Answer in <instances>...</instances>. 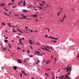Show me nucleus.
Instances as JSON below:
<instances>
[{
    "instance_id": "1",
    "label": "nucleus",
    "mask_w": 79,
    "mask_h": 79,
    "mask_svg": "<svg viewBox=\"0 0 79 79\" xmlns=\"http://www.w3.org/2000/svg\"><path fill=\"white\" fill-rule=\"evenodd\" d=\"M71 73V72H69V73H67V74H65V77L67 79H71V77H68V75H70V74Z\"/></svg>"
},
{
    "instance_id": "2",
    "label": "nucleus",
    "mask_w": 79,
    "mask_h": 79,
    "mask_svg": "<svg viewBox=\"0 0 79 79\" xmlns=\"http://www.w3.org/2000/svg\"><path fill=\"white\" fill-rule=\"evenodd\" d=\"M69 65H68L67 66V69L66 70V71L67 72H69V71L71 72V67H70L69 68Z\"/></svg>"
},
{
    "instance_id": "3",
    "label": "nucleus",
    "mask_w": 79,
    "mask_h": 79,
    "mask_svg": "<svg viewBox=\"0 0 79 79\" xmlns=\"http://www.w3.org/2000/svg\"><path fill=\"white\" fill-rule=\"evenodd\" d=\"M21 2L22 3H23V6H26V0H24V2H23V0H21Z\"/></svg>"
},
{
    "instance_id": "4",
    "label": "nucleus",
    "mask_w": 79,
    "mask_h": 79,
    "mask_svg": "<svg viewBox=\"0 0 79 79\" xmlns=\"http://www.w3.org/2000/svg\"><path fill=\"white\" fill-rule=\"evenodd\" d=\"M59 79H66V77L64 76H60L59 77Z\"/></svg>"
},
{
    "instance_id": "5",
    "label": "nucleus",
    "mask_w": 79,
    "mask_h": 79,
    "mask_svg": "<svg viewBox=\"0 0 79 79\" xmlns=\"http://www.w3.org/2000/svg\"><path fill=\"white\" fill-rule=\"evenodd\" d=\"M21 72L23 74H24L26 76H27V74L24 71H21Z\"/></svg>"
},
{
    "instance_id": "6",
    "label": "nucleus",
    "mask_w": 79,
    "mask_h": 79,
    "mask_svg": "<svg viewBox=\"0 0 79 79\" xmlns=\"http://www.w3.org/2000/svg\"><path fill=\"white\" fill-rule=\"evenodd\" d=\"M37 16H38V14L31 15V16H33L34 18H36Z\"/></svg>"
},
{
    "instance_id": "7",
    "label": "nucleus",
    "mask_w": 79,
    "mask_h": 79,
    "mask_svg": "<svg viewBox=\"0 0 79 79\" xmlns=\"http://www.w3.org/2000/svg\"><path fill=\"white\" fill-rule=\"evenodd\" d=\"M17 60L18 61V62L19 63H22V62L21 60H20V59H17Z\"/></svg>"
},
{
    "instance_id": "8",
    "label": "nucleus",
    "mask_w": 79,
    "mask_h": 79,
    "mask_svg": "<svg viewBox=\"0 0 79 79\" xmlns=\"http://www.w3.org/2000/svg\"><path fill=\"white\" fill-rule=\"evenodd\" d=\"M26 17H27V16H23L22 19H24L26 18Z\"/></svg>"
},
{
    "instance_id": "9",
    "label": "nucleus",
    "mask_w": 79,
    "mask_h": 79,
    "mask_svg": "<svg viewBox=\"0 0 79 79\" xmlns=\"http://www.w3.org/2000/svg\"><path fill=\"white\" fill-rule=\"evenodd\" d=\"M7 24L8 25V26L9 27H13V26H11L10 25H11V24H10V23H8Z\"/></svg>"
},
{
    "instance_id": "10",
    "label": "nucleus",
    "mask_w": 79,
    "mask_h": 79,
    "mask_svg": "<svg viewBox=\"0 0 79 79\" xmlns=\"http://www.w3.org/2000/svg\"><path fill=\"white\" fill-rule=\"evenodd\" d=\"M52 79H55V76L53 73H52Z\"/></svg>"
},
{
    "instance_id": "11",
    "label": "nucleus",
    "mask_w": 79,
    "mask_h": 79,
    "mask_svg": "<svg viewBox=\"0 0 79 79\" xmlns=\"http://www.w3.org/2000/svg\"><path fill=\"white\" fill-rule=\"evenodd\" d=\"M22 11L23 12H25V13H26V12H27V10H22Z\"/></svg>"
},
{
    "instance_id": "12",
    "label": "nucleus",
    "mask_w": 79,
    "mask_h": 79,
    "mask_svg": "<svg viewBox=\"0 0 79 79\" xmlns=\"http://www.w3.org/2000/svg\"><path fill=\"white\" fill-rule=\"evenodd\" d=\"M40 62V60H38L37 62L35 63V64H39V63Z\"/></svg>"
},
{
    "instance_id": "13",
    "label": "nucleus",
    "mask_w": 79,
    "mask_h": 79,
    "mask_svg": "<svg viewBox=\"0 0 79 79\" xmlns=\"http://www.w3.org/2000/svg\"><path fill=\"white\" fill-rule=\"evenodd\" d=\"M5 5V4L2 3L1 4L0 6H4Z\"/></svg>"
},
{
    "instance_id": "14",
    "label": "nucleus",
    "mask_w": 79,
    "mask_h": 79,
    "mask_svg": "<svg viewBox=\"0 0 79 79\" xmlns=\"http://www.w3.org/2000/svg\"><path fill=\"white\" fill-rule=\"evenodd\" d=\"M17 30H18V31H19V32H21V33H23V31H21L20 30L18 29H17Z\"/></svg>"
},
{
    "instance_id": "15",
    "label": "nucleus",
    "mask_w": 79,
    "mask_h": 79,
    "mask_svg": "<svg viewBox=\"0 0 79 79\" xmlns=\"http://www.w3.org/2000/svg\"><path fill=\"white\" fill-rule=\"evenodd\" d=\"M51 42H54L55 43H56V42H57V41L52 40V41H51Z\"/></svg>"
},
{
    "instance_id": "16",
    "label": "nucleus",
    "mask_w": 79,
    "mask_h": 79,
    "mask_svg": "<svg viewBox=\"0 0 79 79\" xmlns=\"http://www.w3.org/2000/svg\"><path fill=\"white\" fill-rule=\"evenodd\" d=\"M14 69H15V70H16V69H17V67H16V66H14Z\"/></svg>"
},
{
    "instance_id": "17",
    "label": "nucleus",
    "mask_w": 79,
    "mask_h": 79,
    "mask_svg": "<svg viewBox=\"0 0 79 79\" xmlns=\"http://www.w3.org/2000/svg\"><path fill=\"white\" fill-rule=\"evenodd\" d=\"M48 38H50V39H53L54 37H53L52 36H51V37L49 36V37H48Z\"/></svg>"
},
{
    "instance_id": "18",
    "label": "nucleus",
    "mask_w": 79,
    "mask_h": 79,
    "mask_svg": "<svg viewBox=\"0 0 79 79\" xmlns=\"http://www.w3.org/2000/svg\"><path fill=\"white\" fill-rule=\"evenodd\" d=\"M38 8H39L41 10H42V9H43V7L40 6L38 7Z\"/></svg>"
},
{
    "instance_id": "19",
    "label": "nucleus",
    "mask_w": 79,
    "mask_h": 79,
    "mask_svg": "<svg viewBox=\"0 0 79 79\" xmlns=\"http://www.w3.org/2000/svg\"><path fill=\"white\" fill-rule=\"evenodd\" d=\"M65 18H66V14H65L64 15V16L63 18V20H64V19Z\"/></svg>"
},
{
    "instance_id": "20",
    "label": "nucleus",
    "mask_w": 79,
    "mask_h": 79,
    "mask_svg": "<svg viewBox=\"0 0 79 79\" xmlns=\"http://www.w3.org/2000/svg\"><path fill=\"white\" fill-rule=\"evenodd\" d=\"M16 6H17V5H16L15 6H13L12 7V8H16Z\"/></svg>"
},
{
    "instance_id": "21",
    "label": "nucleus",
    "mask_w": 79,
    "mask_h": 79,
    "mask_svg": "<svg viewBox=\"0 0 79 79\" xmlns=\"http://www.w3.org/2000/svg\"><path fill=\"white\" fill-rule=\"evenodd\" d=\"M18 5H21V2H19L18 3Z\"/></svg>"
},
{
    "instance_id": "22",
    "label": "nucleus",
    "mask_w": 79,
    "mask_h": 79,
    "mask_svg": "<svg viewBox=\"0 0 79 79\" xmlns=\"http://www.w3.org/2000/svg\"><path fill=\"white\" fill-rule=\"evenodd\" d=\"M49 63H50V61H47L46 62V64H48Z\"/></svg>"
},
{
    "instance_id": "23",
    "label": "nucleus",
    "mask_w": 79,
    "mask_h": 79,
    "mask_svg": "<svg viewBox=\"0 0 79 79\" xmlns=\"http://www.w3.org/2000/svg\"><path fill=\"white\" fill-rule=\"evenodd\" d=\"M5 42V43H8V40H6L4 41Z\"/></svg>"
},
{
    "instance_id": "24",
    "label": "nucleus",
    "mask_w": 79,
    "mask_h": 79,
    "mask_svg": "<svg viewBox=\"0 0 79 79\" xmlns=\"http://www.w3.org/2000/svg\"><path fill=\"white\" fill-rule=\"evenodd\" d=\"M19 75H20V77H23V76L22 75V73H19Z\"/></svg>"
},
{
    "instance_id": "25",
    "label": "nucleus",
    "mask_w": 79,
    "mask_h": 79,
    "mask_svg": "<svg viewBox=\"0 0 79 79\" xmlns=\"http://www.w3.org/2000/svg\"><path fill=\"white\" fill-rule=\"evenodd\" d=\"M2 25H3V26H5V23H1Z\"/></svg>"
},
{
    "instance_id": "26",
    "label": "nucleus",
    "mask_w": 79,
    "mask_h": 79,
    "mask_svg": "<svg viewBox=\"0 0 79 79\" xmlns=\"http://www.w3.org/2000/svg\"><path fill=\"white\" fill-rule=\"evenodd\" d=\"M4 10H5V11H8V10H7L6 9V7H4Z\"/></svg>"
},
{
    "instance_id": "27",
    "label": "nucleus",
    "mask_w": 79,
    "mask_h": 79,
    "mask_svg": "<svg viewBox=\"0 0 79 79\" xmlns=\"http://www.w3.org/2000/svg\"><path fill=\"white\" fill-rule=\"evenodd\" d=\"M4 14H5V15H7V16H10V15H8L6 14V13H5V12L4 13Z\"/></svg>"
},
{
    "instance_id": "28",
    "label": "nucleus",
    "mask_w": 79,
    "mask_h": 79,
    "mask_svg": "<svg viewBox=\"0 0 79 79\" xmlns=\"http://www.w3.org/2000/svg\"><path fill=\"white\" fill-rule=\"evenodd\" d=\"M53 39H54V40H57L58 39V38H55L54 37Z\"/></svg>"
},
{
    "instance_id": "29",
    "label": "nucleus",
    "mask_w": 79,
    "mask_h": 79,
    "mask_svg": "<svg viewBox=\"0 0 79 79\" xmlns=\"http://www.w3.org/2000/svg\"><path fill=\"white\" fill-rule=\"evenodd\" d=\"M8 45H9V48H11V44H8Z\"/></svg>"
},
{
    "instance_id": "30",
    "label": "nucleus",
    "mask_w": 79,
    "mask_h": 79,
    "mask_svg": "<svg viewBox=\"0 0 79 79\" xmlns=\"http://www.w3.org/2000/svg\"><path fill=\"white\" fill-rule=\"evenodd\" d=\"M29 43L31 44V45H33V44H32L31 42L30 41H29Z\"/></svg>"
},
{
    "instance_id": "31",
    "label": "nucleus",
    "mask_w": 79,
    "mask_h": 79,
    "mask_svg": "<svg viewBox=\"0 0 79 79\" xmlns=\"http://www.w3.org/2000/svg\"><path fill=\"white\" fill-rule=\"evenodd\" d=\"M36 53H40V52H38L37 51H36Z\"/></svg>"
},
{
    "instance_id": "32",
    "label": "nucleus",
    "mask_w": 79,
    "mask_h": 79,
    "mask_svg": "<svg viewBox=\"0 0 79 79\" xmlns=\"http://www.w3.org/2000/svg\"><path fill=\"white\" fill-rule=\"evenodd\" d=\"M41 48H42L43 50H45V49H44V48L42 47H41Z\"/></svg>"
},
{
    "instance_id": "33",
    "label": "nucleus",
    "mask_w": 79,
    "mask_h": 79,
    "mask_svg": "<svg viewBox=\"0 0 79 79\" xmlns=\"http://www.w3.org/2000/svg\"><path fill=\"white\" fill-rule=\"evenodd\" d=\"M55 62H56V58H55Z\"/></svg>"
},
{
    "instance_id": "34",
    "label": "nucleus",
    "mask_w": 79,
    "mask_h": 79,
    "mask_svg": "<svg viewBox=\"0 0 79 79\" xmlns=\"http://www.w3.org/2000/svg\"><path fill=\"white\" fill-rule=\"evenodd\" d=\"M4 50H6V48L5 47L4 48Z\"/></svg>"
},
{
    "instance_id": "35",
    "label": "nucleus",
    "mask_w": 79,
    "mask_h": 79,
    "mask_svg": "<svg viewBox=\"0 0 79 79\" xmlns=\"http://www.w3.org/2000/svg\"><path fill=\"white\" fill-rule=\"evenodd\" d=\"M79 54H78V56L77 57V58H79Z\"/></svg>"
},
{
    "instance_id": "36",
    "label": "nucleus",
    "mask_w": 79,
    "mask_h": 79,
    "mask_svg": "<svg viewBox=\"0 0 79 79\" xmlns=\"http://www.w3.org/2000/svg\"><path fill=\"white\" fill-rule=\"evenodd\" d=\"M67 67H66V68H65L64 69H64V70H66V69H67Z\"/></svg>"
},
{
    "instance_id": "37",
    "label": "nucleus",
    "mask_w": 79,
    "mask_h": 79,
    "mask_svg": "<svg viewBox=\"0 0 79 79\" xmlns=\"http://www.w3.org/2000/svg\"><path fill=\"white\" fill-rule=\"evenodd\" d=\"M27 52L28 53H30V52H29V51L28 49L27 50Z\"/></svg>"
},
{
    "instance_id": "38",
    "label": "nucleus",
    "mask_w": 79,
    "mask_h": 79,
    "mask_svg": "<svg viewBox=\"0 0 79 79\" xmlns=\"http://www.w3.org/2000/svg\"><path fill=\"white\" fill-rule=\"evenodd\" d=\"M37 32V30H35V31H33V32Z\"/></svg>"
},
{
    "instance_id": "39",
    "label": "nucleus",
    "mask_w": 79,
    "mask_h": 79,
    "mask_svg": "<svg viewBox=\"0 0 79 79\" xmlns=\"http://www.w3.org/2000/svg\"><path fill=\"white\" fill-rule=\"evenodd\" d=\"M20 49V48L18 47V48H17V49L19 50Z\"/></svg>"
},
{
    "instance_id": "40",
    "label": "nucleus",
    "mask_w": 79,
    "mask_h": 79,
    "mask_svg": "<svg viewBox=\"0 0 79 79\" xmlns=\"http://www.w3.org/2000/svg\"><path fill=\"white\" fill-rule=\"evenodd\" d=\"M13 32H17V31H13Z\"/></svg>"
},
{
    "instance_id": "41",
    "label": "nucleus",
    "mask_w": 79,
    "mask_h": 79,
    "mask_svg": "<svg viewBox=\"0 0 79 79\" xmlns=\"http://www.w3.org/2000/svg\"><path fill=\"white\" fill-rule=\"evenodd\" d=\"M39 55H40V56H43L41 54H39Z\"/></svg>"
},
{
    "instance_id": "42",
    "label": "nucleus",
    "mask_w": 79,
    "mask_h": 79,
    "mask_svg": "<svg viewBox=\"0 0 79 79\" xmlns=\"http://www.w3.org/2000/svg\"><path fill=\"white\" fill-rule=\"evenodd\" d=\"M45 75L47 76H48V74L47 73H45Z\"/></svg>"
},
{
    "instance_id": "43",
    "label": "nucleus",
    "mask_w": 79,
    "mask_h": 79,
    "mask_svg": "<svg viewBox=\"0 0 79 79\" xmlns=\"http://www.w3.org/2000/svg\"><path fill=\"white\" fill-rule=\"evenodd\" d=\"M8 37H6L5 38V39H8Z\"/></svg>"
},
{
    "instance_id": "44",
    "label": "nucleus",
    "mask_w": 79,
    "mask_h": 79,
    "mask_svg": "<svg viewBox=\"0 0 79 79\" xmlns=\"http://www.w3.org/2000/svg\"><path fill=\"white\" fill-rule=\"evenodd\" d=\"M35 21H36V22H37V21H38V19H36L35 20Z\"/></svg>"
},
{
    "instance_id": "45",
    "label": "nucleus",
    "mask_w": 79,
    "mask_h": 79,
    "mask_svg": "<svg viewBox=\"0 0 79 79\" xmlns=\"http://www.w3.org/2000/svg\"><path fill=\"white\" fill-rule=\"evenodd\" d=\"M12 3H10L8 4V5H12Z\"/></svg>"
},
{
    "instance_id": "46",
    "label": "nucleus",
    "mask_w": 79,
    "mask_h": 79,
    "mask_svg": "<svg viewBox=\"0 0 79 79\" xmlns=\"http://www.w3.org/2000/svg\"><path fill=\"white\" fill-rule=\"evenodd\" d=\"M30 47L31 49H32V46H30Z\"/></svg>"
},
{
    "instance_id": "47",
    "label": "nucleus",
    "mask_w": 79,
    "mask_h": 79,
    "mask_svg": "<svg viewBox=\"0 0 79 79\" xmlns=\"http://www.w3.org/2000/svg\"><path fill=\"white\" fill-rule=\"evenodd\" d=\"M45 47H46V48H48V46H45Z\"/></svg>"
},
{
    "instance_id": "48",
    "label": "nucleus",
    "mask_w": 79,
    "mask_h": 79,
    "mask_svg": "<svg viewBox=\"0 0 79 79\" xmlns=\"http://www.w3.org/2000/svg\"><path fill=\"white\" fill-rule=\"evenodd\" d=\"M45 37H47V38L48 37V35H46L45 36Z\"/></svg>"
},
{
    "instance_id": "49",
    "label": "nucleus",
    "mask_w": 79,
    "mask_h": 79,
    "mask_svg": "<svg viewBox=\"0 0 79 79\" xmlns=\"http://www.w3.org/2000/svg\"><path fill=\"white\" fill-rule=\"evenodd\" d=\"M20 44H21V45H23V42H21Z\"/></svg>"
},
{
    "instance_id": "50",
    "label": "nucleus",
    "mask_w": 79,
    "mask_h": 79,
    "mask_svg": "<svg viewBox=\"0 0 79 79\" xmlns=\"http://www.w3.org/2000/svg\"><path fill=\"white\" fill-rule=\"evenodd\" d=\"M60 12H59V13L57 14V15H58V16H59V15H60Z\"/></svg>"
},
{
    "instance_id": "51",
    "label": "nucleus",
    "mask_w": 79,
    "mask_h": 79,
    "mask_svg": "<svg viewBox=\"0 0 79 79\" xmlns=\"http://www.w3.org/2000/svg\"><path fill=\"white\" fill-rule=\"evenodd\" d=\"M31 32H33V31H32V30H31Z\"/></svg>"
},
{
    "instance_id": "52",
    "label": "nucleus",
    "mask_w": 79,
    "mask_h": 79,
    "mask_svg": "<svg viewBox=\"0 0 79 79\" xmlns=\"http://www.w3.org/2000/svg\"><path fill=\"white\" fill-rule=\"evenodd\" d=\"M21 42V41L19 40V43L20 44Z\"/></svg>"
},
{
    "instance_id": "53",
    "label": "nucleus",
    "mask_w": 79,
    "mask_h": 79,
    "mask_svg": "<svg viewBox=\"0 0 79 79\" xmlns=\"http://www.w3.org/2000/svg\"><path fill=\"white\" fill-rule=\"evenodd\" d=\"M40 6H42V4H40Z\"/></svg>"
},
{
    "instance_id": "54",
    "label": "nucleus",
    "mask_w": 79,
    "mask_h": 79,
    "mask_svg": "<svg viewBox=\"0 0 79 79\" xmlns=\"http://www.w3.org/2000/svg\"><path fill=\"white\" fill-rule=\"evenodd\" d=\"M46 50H47V51H48V49L47 48H46Z\"/></svg>"
},
{
    "instance_id": "55",
    "label": "nucleus",
    "mask_w": 79,
    "mask_h": 79,
    "mask_svg": "<svg viewBox=\"0 0 79 79\" xmlns=\"http://www.w3.org/2000/svg\"><path fill=\"white\" fill-rule=\"evenodd\" d=\"M34 10H35V11H37V9H35V8H34Z\"/></svg>"
},
{
    "instance_id": "56",
    "label": "nucleus",
    "mask_w": 79,
    "mask_h": 79,
    "mask_svg": "<svg viewBox=\"0 0 79 79\" xmlns=\"http://www.w3.org/2000/svg\"><path fill=\"white\" fill-rule=\"evenodd\" d=\"M30 57H31L32 56H32V55H30Z\"/></svg>"
},
{
    "instance_id": "57",
    "label": "nucleus",
    "mask_w": 79,
    "mask_h": 79,
    "mask_svg": "<svg viewBox=\"0 0 79 79\" xmlns=\"http://www.w3.org/2000/svg\"><path fill=\"white\" fill-rule=\"evenodd\" d=\"M42 3H45V2H44V1H43Z\"/></svg>"
},
{
    "instance_id": "58",
    "label": "nucleus",
    "mask_w": 79,
    "mask_h": 79,
    "mask_svg": "<svg viewBox=\"0 0 79 79\" xmlns=\"http://www.w3.org/2000/svg\"><path fill=\"white\" fill-rule=\"evenodd\" d=\"M22 51H23V52H25L24 50H22Z\"/></svg>"
},
{
    "instance_id": "59",
    "label": "nucleus",
    "mask_w": 79,
    "mask_h": 79,
    "mask_svg": "<svg viewBox=\"0 0 79 79\" xmlns=\"http://www.w3.org/2000/svg\"><path fill=\"white\" fill-rule=\"evenodd\" d=\"M51 69H48V71H49V70H51Z\"/></svg>"
},
{
    "instance_id": "60",
    "label": "nucleus",
    "mask_w": 79,
    "mask_h": 79,
    "mask_svg": "<svg viewBox=\"0 0 79 79\" xmlns=\"http://www.w3.org/2000/svg\"><path fill=\"white\" fill-rule=\"evenodd\" d=\"M18 35H21V34L19 33L18 34Z\"/></svg>"
},
{
    "instance_id": "61",
    "label": "nucleus",
    "mask_w": 79,
    "mask_h": 79,
    "mask_svg": "<svg viewBox=\"0 0 79 79\" xmlns=\"http://www.w3.org/2000/svg\"><path fill=\"white\" fill-rule=\"evenodd\" d=\"M12 2H14V0H11Z\"/></svg>"
},
{
    "instance_id": "62",
    "label": "nucleus",
    "mask_w": 79,
    "mask_h": 79,
    "mask_svg": "<svg viewBox=\"0 0 79 79\" xmlns=\"http://www.w3.org/2000/svg\"><path fill=\"white\" fill-rule=\"evenodd\" d=\"M22 39H23V40H24V38H22Z\"/></svg>"
},
{
    "instance_id": "63",
    "label": "nucleus",
    "mask_w": 79,
    "mask_h": 79,
    "mask_svg": "<svg viewBox=\"0 0 79 79\" xmlns=\"http://www.w3.org/2000/svg\"><path fill=\"white\" fill-rule=\"evenodd\" d=\"M9 53H10V50H9Z\"/></svg>"
},
{
    "instance_id": "64",
    "label": "nucleus",
    "mask_w": 79,
    "mask_h": 79,
    "mask_svg": "<svg viewBox=\"0 0 79 79\" xmlns=\"http://www.w3.org/2000/svg\"><path fill=\"white\" fill-rule=\"evenodd\" d=\"M51 58H52V59H53V56H51Z\"/></svg>"
}]
</instances>
